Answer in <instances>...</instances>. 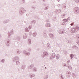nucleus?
<instances>
[{"label":"nucleus","mask_w":79,"mask_h":79,"mask_svg":"<svg viewBox=\"0 0 79 79\" xmlns=\"http://www.w3.org/2000/svg\"><path fill=\"white\" fill-rule=\"evenodd\" d=\"M74 23H71V26H73V25L74 24Z\"/></svg>","instance_id":"7ed1b4c3"},{"label":"nucleus","mask_w":79,"mask_h":79,"mask_svg":"<svg viewBox=\"0 0 79 79\" xmlns=\"http://www.w3.org/2000/svg\"><path fill=\"white\" fill-rule=\"evenodd\" d=\"M44 55H48V53L46 52H44Z\"/></svg>","instance_id":"f257e3e1"},{"label":"nucleus","mask_w":79,"mask_h":79,"mask_svg":"<svg viewBox=\"0 0 79 79\" xmlns=\"http://www.w3.org/2000/svg\"><path fill=\"white\" fill-rule=\"evenodd\" d=\"M70 56L71 57V58H72L73 56H74V55L71 54L70 55Z\"/></svg>","instance_id":"f03ea898"}]
</instances>
